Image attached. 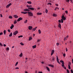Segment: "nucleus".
Instances as JSON below:
<instances>
[{
  "label": "nucleus",
  "mask_w": 73,
  "mask_h": 73,
  "mask_svg": "<svg viewBox=\"0 0 73 73\" xmlns=\"http://www.w3.org/2000/svg\"><path fill=\"white\" fill-rule=\"evenodd\" d=\"M28 14L29 16H30V17H32V16H33V13L31 12H28Z\"/></svg>",
  "instance_id": "obj_1"
},
{
  "label": "nucleus",
  "mask_w": 73,
  "mask_h": 73,
  "mask_svg": "<svg viewBox=\"0 0 73 73\" xmlns=\"http://www.w3.org/2000/svg\"><path fill=\"white\" fill-rule=\"evenodd\" d=\"M61 18L63 20H66V18L64 15V14L61 17Z\"/></svg>",
  "instance_id": "obj_2"
},
{
  "label": "nucleus",
  "mask_w": 73,
  "mask_h": 73,
  "mask_svg": "<svg viewBox=\"0 0 73 73\" xmlns=\"http://www.w3.org/2000/svg\"><path fill=\"white\" fill-rule=\"evenodd\" d=\"M23 20V19L22 18L20 17L17 20V21L18 22H19L20 21H21V20Z\"/></svg>",
  "instance_id": "obj_3"
},
{
  "label": "nucleus",
  "mask_w": 73,
  "mask_h": 73,
  "mask_svg": "<svg viewBox=\"0 0 73 73\" xmlns=\"http://www.w3.org/2000/svg\"><path fill=\"white\" fill-rule=\"evenodd\" d=\"M17 33H18V31H16L14 32L13 34L14 35H16Z\"/></svg>",
  "instance_id": "obj_4"
},
{
  "label": "nucleus",
  "mask_w": 73,
  "mask_h": 73,
  "mask_svg": "<svg viewBox=\"0 0 73 73\" xmlns=\"http://www.w3.org/2000/svg\"><path fill=\"white\" fill-rule=\"evenodd\" d=\"M32 28L33 27L32 26H29V30H32Z\"/></svg>",
  "instance_id": "obj_5"
},
{
  "label": "nucleus",
  "mask_w": 73,
  "mask_h": 73,
  "mask_svg": "<svg viewBox=\"0 0 73 73\" xmlns=\"http://www.w3.org/2000/svg\"><path fill=\"white\" fill-rule=\"evenodd\" d=\"M11 4H12L11 3H10L9 4L7 5L6 6V8H9V7L11 5Z\"/></svg>",
  "instance_id": "obj_6"
},
{
  "label": "nucleus",
  "mask_w": 73,
  "mask_h": 73,
  "mask_svg": "<svg viewBox=\"0 0 73 73\" xmlns=\"http://www.w3.org/2000/svg\"><path fill=\"white\" fill-rule=\"evenodd\" d=\"M46 69H47V70L48 71V72H50V69L49 68V67L48 66L46 67Z\"/></svg>",
  "instance_id": "obj_7"
},
{
  "label": "nucleus",
  "mask_w": 73,
  "mask_h": 73,
  "mask_svg": "<svg viewBox=\"0 0 73 73\" xmlns=\"http://www.w3.org/2000/svg\"><path fill=\"white\" fill-rule=\"evenodd\" d=\"M54 50H52V51L51 53V56H52L53 54V53H54Z\"/></svg>",
  "instance_id": "obj_8"
},
{
  "label": "nucleus",
  "mask_w": 73,
  "mask_h": 73,
  "mask_svg": "<svg viewBox=\"0 0 73 73\" xmlns=\"http://www.w3.org/2000/svg\"><path fill=\"white\" fill-rule=\"evenodd\" d=\"M13 27H14V25H12H12L10 27V28L11 29H13Z\"/></svg>",
  "instance_id": "obj_9"
},
{
  "label": "nucleus",
  "mask_w": 73,
  "mask_h": 73,
  "mask_svg": "<svg viewBox=\"0 0 73 73\" xmlns=\"http://www.w3.org/2000/svg\"><path fill=\"white\" fill-rule=\"evenodd\" d=\"M28 9H30L31 10V11H33V10H34V9H34V8H33L32 7H31V8H28Z\"/></svg>",
  "instance_id": "obj_10"
},
{
  "label": "nucleus",
  "mask_w": 73,
  "mask_h": 73,
  "mask_svg": "<svg viewBox=\"0 0 73 73\" xmlns=\"http://www.w3.org/2000/svg\"><path fill=\"white\" fill-rule=\"evenodd\" d=\"M37 27H36L35 28H33L32 29V31H36V29H37Z\"/></svg>",
  "instance_id": "obj_11"
},
{
  "label": "nucleus",
  "mask_w": 73,
  "mask_h": 73,
  "mask_svg": "<svg viewBox=\"0 0 73 73\" xmlns=\"http://www.w3.org/2000/svg\"><path fill=\"white\" fill-rule=\"evenodd\" d=\"M58 27L59 28H60L61 29V24L59 23Z\"/></svg>",
  "instance_id": "obj_12"
},
{
  "label": "nucleus",
  "mask_w": 73,
  "mask_h": 73,
  "mask_svg": "<svg viewBox=\"0 0 73 73\" xmlns=\"http://www.w3.org/2000/svg\"><path fill=\"white\" fill-rule=\"evenodd\" d=\"M48 66H51L52 68H53V67H54V66L52 64H49Z\"/></svg>",
  "instance_id": "obj_13"
},
{
  "label": "nucleus",
  "mask_w": 73,
  "mask_h": 73,
  "mask_svg": "<svg viewBox=\"0 0 73 73\" xmlns=\"http://www.w3.org/2000/svg\"><path fill=\"white\" fill-rule=\"evenodd\" d=\"M14 17L16 19L18 18V16L17 15H14Z\"/></svg>",
  "instance_id": "obj_14"
},
{
  "label": "nucleus",
  "mask_w": 73,
  "mask_h": 73,
  "mask_svg": "<svg viewBox=\"0 0 73 73\" xmlns=\"http://www.w3.org/2000/svg\"><path fill=\"white\" fill-rule=\"evenodd\" d=\"M21 13H23V14H27V13H28V12H21Z\"/></svg>",
  "instance_id": "obj_15"
},
{
  "label": "nucleus",
  "mask_w": 73,
  "mask_h": 73,
  "mask_svg": "<svg viewBox=\"0 0 73 73\" xmlns=\"http://www.w3.org/2000/svg\"><path fill=\"white\" fill-rule=\"evenodd\" d=\"M52 16L54 17H56L57 15L56 14H53Z\"/></svg>",
  "instance_id": "obj_16"
},
{
  "label": "nucleus",
  "mask_w": 73,
  "mask_h": 73,
  "mask_svg": "<svg viewBox=\"0 0 73 73\" xmlns=\"http://www.w3.org/2000/svg\"><path fill=\"white\" fill-rule=\"evenodd\" d=\"M70 64L69 63L68 65V68L69 69H71V67H70Z\"/></svg>",
  "instance_id": "obj_17"
},
{
  "label": "nucleus",
  "mask_w": 73,
  "mask_h": 73,
  "mask_svg": "<svg viewBox=\"0 0 73 73\" xmlns=\"http://www.w3.org/2000/svg\"><path fill=\"white\" fill-rule=\"evenodd\" d=\"M24 11H29V10L28 9H24Z\"/></svg>",
  "instance_id": "obj_18"
},
{
  "label": "nucleus",
  "mask_w": 73,
  "mask_h": 73,
  "mask_svg": "<svg viewBox=\"0 0 73 73\" xmlns=\"http://www.w3.org/2000/svg\"><path fill=\"white\" fill-rule=\"evenodd\" d=\"M27 3H28V4H32V2L31 1H27Z\"/></svg>",
  "instance_id": "obj_19"
},
{
  "label": "nucleus",
  "mask_w": 73,
  "mask_h": 73,
  "mask_svg": "<svg viewBox=\"0 0 73 73\" xmlns=\"http://www.w3.org/2000/svg\"><path fill=\"white\" fill-rule=\"evenodd\" d=\"M37 15H41V14H42V13H37Z\"/></svg>",
  "instance_id": "obj_20"
},
{
  "label": "nucleus",
  "mask_w": 73,
  "mask_h": 73,
  "mask_svg": "<svg viewBox=\"0 0 73 73\" xmlns=\"http://www.w3.org/2000/svg\"><path fill=\"white\" fill-rule=\"evenodd\" d=\"M54 61V58H52V60H51V62H53V61Z\"/></svg>",
  "instance_id": "obj_21"
},
{
  "label": "nucleus",
  "mask_w": 73,
  "mask_h": 73,
  "mask_svg": "<svg viewBox=\"0 0 73 73\" xmlns=\"http://www.w3.org/2000/svg\"><path fill=\"white\" fill-rule=\"evenodd\" d=\"M38 32H39V34H41V30H38Z\"/></svg>",
  "instance_id": "obj_22"
},
{
  "label": "nucleus",
  "mask_w": 73,
  "mask_h": 73,
  "mask_svg": "<svg viewBox=\"0 0 73 73\" xmlns=\"http://www.w3.org/2000/svg\"><path fill=\"white\" fill-rule=\"evenodd\" d=\"M12 36V33H11L10 35H9V37H11Z\"/></svg>",
  "instance_id": "obj_23"
},
{
  "label": "nucleus",
  "mask_w": 73,
  "mask_h": 73,
  "mask_svg": "<svg viewBox=\"0 0 73 73\" xmlns=\"http://www.w3.org/2000/svg\"><path fill=\"white\" fill-rule=\"evenodd\" d=\"M19 56H20V57H22V56H23V53H21V54L19 55Z\"/></svg>",
  "instance_id": "obj_24"
},
{
  "label": "nucleus",
  "mask_w": 73,
  "mask_h": 73,
  "mask_svg": "<svg viewBox=\"0 0 73 73\" xmlns=\"http://www.w3.org/2000/svg\"><path fill=\"white\" fill-rule=\"evenodd\" d=\"M36 48V45H35L33 46V48L34 49V48Z\"/></svg>",
  "instance_id": "obj_25"
},
{
  "label": "nucleus",
  "mask_w": 73,
  "mask_h": 73,
  "mask_svg": "<svg viewBox=\"0 0 73 73\" xmlns=\"http://www.w3.org/2000/svg\"><path fill=\"white\" fill-rule=\"evenodd\" d=\"M31 40H32V37H30L29 38V41H31Z\"/></svg>",
  "instance_id": "obj_26"
},
{
  "label": "nucleus",
  "mask_w": 73,
  "mask_h": 73,
  "mask_svg": "<svg viewBox=\"0 0 73 73\" xmlns=\"http://www.w3.org/2000/svg\"><path fill=\"white\" fill-rule=\"evenodd\" d=\"M17 23V21L16 20H15L14 21V24H15Z\"/></svg>",
  "instance_id": "obj_27"
},
{
  "label": "nucleus",
  "mask_w": 73,
  "mask_h": 73,
  "mask_svg": "<svg viewBox=\"0 0 73 73\" xmlns=\"http://www.w3.org/2000/svg\"><path fill=\"white\" fill-rule=\"evenodd\" d=\"M3 33L4 35H5V34L6 33V30H4L3 31Z\"/></svg>",
  "instance_id": "obj_28"
},
{
  "label": "nucleus",
  "mask_w": 73,
  "mask_h": 73,
  "mask_svg": "<svg viewBox=\"0 0 73 73\" xmlns=\"http://www.w3.org/2000/svg\"><path fill=\"white\" fill-rule=\"evenodd\" d=\"M61 20L62 23H64V21L63 20H64L63 19H61Z\"/></svg>",
  "instance_id": "obj_29"
},
{
  "label": "nucleus",
  "mask_w": 73,
  "mask_h": 73,
  "mask_svg": "<svg viewBox=\"0 0 73 73\" xmlns=\"http://www.w3.org/2000/svg\"><path fill=\"white\" fill-rule=\"evenodd\" d=\"M58 56H56V61H58Z\"/></svg>",
  "instance_id": "obj_30"
},
{
  "label": "nucleus",
  "mask_w": 73,
  "mask_h": 73,
  "mask_svg": "<svg viewBox=\"0 0 73 73\" xmlns=\"http://www.w3.org/2000/svg\"><path fill=\"white\" fill-rule=\"evenodd\" d=\"M23 36L22 35H21L18 36L19 38H20V37H23Z\"/></svg>",
  "instance_id": "obj_31"
},
{
  "label": "nucleus",
  "mask_w": 73,
  "mask_h": 73,
  "mask_svg": "<svg viewBox=\"0 0 73 73\" xmlns=\"http://www.w3.org/2000/svg\"><path fill=\"white\" fill-rule=\"evenodd\" d=\"M9 50V47H7L6 48V50Z\"/></svg>",
  "instance_id": "obj_32"
},
{
  "label": "nucleus",
  "mask_w": 73,
  "mask_h": 73,
  "mask_svg": "<svg viewBox=\"0 0 73 73\" xmlns=\"http://www.w3.org/2000/svg\"><path fill=\"white\" fill-rule=\"evenodd\" d=\"M27 21H28V20H26V21H24L25 23H27Z\"/></svg>",
  "instance_id": "obj_33"
},
{
  "label": "nucleus",
  "mask_w": 73,
  "mask_h": 73,
  "mask_svg": "<svg viewBox=\"0 0 73 73\" xmlns=\"http://www.w3.org/2000/svg\"><path fill=\"white\" fill-rule=\"evenodd\" d=\"M62 66L63 68H64L65 67V65H64V64H62Z\"/></svg>",
  "instance_id": "obj_34"
},
{
  "label": "nucleus",
  "mask_w": 73,
  "mask_h": 73,
  "mask_svg": "<svg viewBox=\"0 0 73 73\" xmlns=\"http://www.w3.org/2000/svg\"><path fill=\"white\" fill-rule=\"evenodd\" d=\"M18 64V62H16V63L15 64V66H17V65Z\"/></svg>",
  "instance_id": "obj_35"
},
{
  "label": "nucleus",
  "mask_w": 73,
  "mask_h": 73,
  "mask_svg": "<svg viewBox=\"0 0 73 73\" xmlns=\"http://www.w3.org/2000/svg\"><path fill=\"white\" fill-rule=\"evenodd\" d=\"M45 12H46V13H48V10H47V9H46Z\"/></svg>",
  "instance_id": "obj_36"
},
{
  "label": "nucleus",
  "mask_w": 73,
  "mask_h": 73,
  "mask_svg": "<svg viewBox=\"0 0 73 73\" xmlns=\"http://www.w3.org/2000/svg\"><path fill=\"white\" fill-rule=\"evenodd\" d=\"M62 65H64V61H62Z\"/></svg>",
  "instance_id": "obj_37"
},
{
  "label": "nucleus",
  "mask_w": 73,
  "mask_h": 73,
  "mask_svg": "<svg viewBox=\"0 0 73 73\" xmlns=\"http://www.w3.org/2000/svg\"><path fill=\"white\" fill-rule=\"evenodd\" d=\"M20 44H21V45H24V44L22 42H21L20 43Z\"/></svg>",
  "instance_id": "obj_38"
},
{
  "label": "nucleus",
  "mask_w": 73,
  "mask_h": 73,
  "mask_svg": "<svg viewBox=\"0 0 73 73\" xmlns=\"http://www.w3.org/2000/svg\"><path fill=\"white\" fill-rule=\"evenodd\" d=\"M47 5H52V3H49L47 4Z\"/></svg>",
  "instance_id": "obj_39"
},
{
  "label": "nucleus",
  "mask_w": 73,
  "mask_h": 73,
  "mask_svg": "<svg viewBox=\"0 0 73 73\" xmlns=\"http://www.w3.org/2000/svg\"><path fill=\"white\" fill-rule=\"evenodd\" d=\"M63 55L64 57H65V56H66V54H64Z\"/></svg>",
  "instance_id": "obj_40"
},
{
  "label": "nucleus",
  "mask_w": 73,
  "mask_h": 73,
  "mask_svg": "<svg viewBox=\"0 0 73 73\" xmlns=\"http://www.w3.org/2000/svg\"><path fill=\"white\" fill-rule=\"evenodd\" d=\"M57 62L59 64H60V62L59 61V60H57Z\"/></svg>",
  "instance_id": "obj_41"
},
{
  "label": "nucleus",
  "mask_w": 73,
  "mask_h": 73,
  "mask_svg": "<svg viewBox=\"0 0 73 73\" xmlns=\"http://www.w3.org/2000/svg\"><path fill=\"white\" fill-rule=\"evenodd\" d=\"M67 72L68 73H69V70H67Z\"/></svg>",
  "instance_id": "obj_42"
},
{
  "label": "nucleus",
  "mask_w": 73,
  "mask_h": 73,
  "mask_svg": "<svg viewBox=\"0 0 73 73\" xmlns=\"http://www.w3.org/2000/svg\"><path fill=\"white\" fill-rule=\"evenodd\" d=\"M9 17L10 19H12V16H10Z\"/></svg>",
  "instance_id": "obj_43"
},
{
  "label": "nucleus",
  "mask_w": 73,
  "mask_h": 73,
  "mask_svg": "<svg viewBox=\"0 0 73 73\" xmlns=\"http://www.w3.org/2000/svg\"><path fill=\"white\" fill-rule=\"evenodd\" d=\"M57 46H58L59 45V43H56Z\"/></svg>",
  "instance_id": "obj_44"
},
{
  "label": "nucleus",
  "mask_w": 73,
  "mask_h": 73,
  "mask_svg": "<svg viewBox=\"0 0 73 73\" xmlns=\"http://www.w3.org/2000/svg\"><path fill=\"white\" fill-rule=\"evenodd\" d=\"M0 46H3V45L2 44H1V42H0Z\"/></svg>",
  "instance_id": "obj_45"
},
{
  "label": "nucleus",
  "mask_w": 73,
  "mask_h": 73,
  "mask_svg": "<svg viewBox=\"0 0 73 73\" xmlns=\"http://www.w3.org/2000/svg\"><path fill=\"white\" fill-rule=\"evenodd\" d=\"M3 35V33H0V36L2 35Z\"/></svg>",
  "instance_id": "obj_46"
},
{
  "label": "nucleus",
  "mask_w": 73,
  "mask_h": 73,
  "mask_svg": "<svg viewBox=\"0 0 73 73\" xmlns=\"http://www.w3.org/2000/svg\"><path fill=\"white\" fill-rule=\"evenodd\" d=\"M37 42H40V39H38L37 41Z\"/></svg>",
  "instance_id": "obj_47"
},
{
  "label": "nucleus",
  "mask_w": 73,
  "mask_h": 73,
  "mask_svg": "<svg viewBox=\"0 0 73 73\" xmlns=\"http://www.w3.org/2000/svg\"><path fill=\"white\" fill-rule=\"evenodd\" d=\"M66 2H69V1H70V0H66Z\"/></svg>",
  "instance_id": "obj_48"
},
{
  "label": "nucleus",
  "mask_w": 73,
  "mask_h": 73,
  "mask_svg": "<svg viewBox=\"0 0 73 73\" xmlns=\"http://www.w3.org/2000/svg\"><path fill=\"white\" fill-rule=\"evenodd\" d=\"M71 72L72 73H73V71L72 70H71Z\"/></svg>",
  "instance_id": "obj_49"
},
{
  "label": "nucleus",
  "mask_w": 73,
  "mask_h": 73,
  "mask_svg": "<svg viewBox=\"0 0 73 73\" xmlns=\"http://www.w3.org/2000/svg\"><path fill=\"white\" fill-rule=\"evenodd\" d=\"M66 40V37L64 38V41Z\"/></svg>",
  "instance_id": "obj_50"
},
{
  "label": "nucleus",
  "mask_w": 73,
  "mask_h": 73,
  "mask_svg": "<svg viewBox=\"0 0 73 73\" xmlns=\"http://www.w3.org/2000/svg\"><path fill=\"white\" fill-rule=\"evenodd\" d=\"M8 31L9 32H11V31H10V30L9 29H8Z\"/></svg>",
  "instance_id": "obj_51"
},
{
  "label": "nucleus",
  "mask_w": 73,
  "mask_h": 73,
  "mask_svg": "<svg viewBox=\"0 0 73 73\" xmlns=\"http://www.w3.org/2000/svg\"><path fill=\"white\" fill-rule=\"evenodd\" d=\"M59 23H61V20H58Z\"/></svg>",
  "instance_id": "obj_52"
},
{
  "label": "nucleus",
  "mask_w": 73,
  "mask_h": 73,
  "mask_svg": "<svg viewBox=\"0 0 73 73\" xmlns=\"http://www.w3.org/2000/svg\"><path fill=\"white\" fill-rule=\"evenodd\" d=\"M65 12H66V13L67 14H68V11H65Z\"/></svg>",
  "instance_id": "obj_53"
},
{
  "label": "nucleus",
  "mask_w": 73,
  "mask_h": 73,
  "mask_svg": "<svg viewBox=\"0 0 73 73\" xmlns=\"http://www.w3.org/2000/svg\"><path fill=\"white\" fill-rule=\"evenodd\" d=\"M15 69H19V67H16L15 68Z\"/></svg>",
  "instance_id": "obj_54"
},
{
  "label": "nucleus",
  "mask_w": 73,
  "mask_h": 73,
  "mask_svg": "<svg viewBox=\"0 0 73 73\" xmlns=\"http://www.w3.org/2000/svg\"><path fill=\"white\" fill-rule=\"evenodd\" d=\"M55 5L57 7H58V4H55Z\"/></svg>",
  "instance_id": "obj_55"
},
{
  "label": "nucleus",
  "mask_w": 73,
  "mask_h": 73,
  "mask_svg": "<svg viewBox=\"0 0 73 73\" xmlns=\"http://www.w3.org/2000/svg\"><path fill=\"white\" fill-rule=\"evenodd\" d=\"M1 17H3V15L1 14H0Z\"/></svg>",
  "instance_id": "obj_56"
},
{
  "label": "nucleus",
  "mask_w": 73,
  "mask_h": 73,
  "mask_svg": "<svg viewBox=\"0 0 73 73\" xmlns=\"http://www.w3.org/2000/svg\"><path fill=\"white\" fill-rule=\"evenodd\" d=\"M27 7H28V8H29V5H27Z\"/></svg>",
  "instance_id": "obj_57"
},
{
  "label": "nucleus",
  "mask_w": 73,
  "mask_h": 73,
  "mask_svg": "<svg viewBox=\"0 0 73 73\" xmlns=\"http://www.w3.org/2000/svg\"><path fill=\"white\" fill-rule=\"evenodd\" d=\"M68 51V49H67V48H66V51L67 52Z\"/></svg>",
  "instance_id": "obj_58"
},
{
  "label": "nucleus",
  "mask_w": 73,
  "mask_h": 73,
  "mask_svg": "<svg viewBox=\"0 0 73 73\" xmlns=\"http://www.w3.org/2000/svg\"><path fill=\"white\" fill-rule=\"evenodd\" d=\"M72 63H73V59H72Z\"/></svg>",
  "instance_id": "obj_59"
},
{
  "label": "nucleus",
  "mask_w": 73,
  "mask_h": 73,
  "mask_svg": "<svg viewBox=\"0 0 73 73\" xmlns=\"http://www.w3.org/2000/svg\"><path fill=\"white\" fill-rule=\"evenodd\" d=\"M38 73H42V72H38Z\"/></svg>",
  "instance_id": "obj_60"
},
{
  "label": "nucleus",
  "mask_w": 73,
  "mask_h": 73,
  "mask_svg": "<svg viewBox=\"0 0 73 73\" xmlns=\"http://www.w3.org/2000/svg\"><path fill=\"white\" fill-rule=\"evenodd\" d=\"M3 46H6V44H4L3 45Z\"/></svg>",
  "instance_id": "obj_61"
},
{
  "label": "nucleus",
  "mask_w": 73,
  "mask_h": 73,
  "mask_svg": "<svg viewBox=\"0 0 73 73\" xmlns=\"http://www.w3.org/2000/svg\"><path fill=\"white\" fill-rule=\"evenodd\" d=\"M56 9H57V8H56H56H55L54 10H55V11H56Z\"/></svg>",
  "instance_id": "obj_62"
},
{
  "label": "nucleus",
  "mask_w": 73,
  "mask_h": 73,
  "mask_svg": "<svg viewBox=\"0 0 73 73\" xmlns=\"http://www.w3.org/2000/svg\"><path fill=\"white\" fill-rule=\"evenodd\" d=\"M44 62H41V63H42V64H44Z\"/></svg>",
  "instance_id": "obj_63"
},
{
  "label": "nucleus",
  "mask_w": 73,
  "mask_h": 73,
  "mask_svg": "<svg viewBox=\"0 0 73 73\" xmlns=\"http://www.w3.org/2000/svg\"><path fill=\"white\" fill-rule=\"evenodd\" d=\"M25 73H28V72L26 71V72H25Z\"/></svg>",
  "instance_id": "obj_64"
}]
</instances>
